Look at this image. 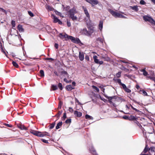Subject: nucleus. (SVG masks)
Returning a JSON list of instances; mask_svg holds the SVG:
<instances>
[{
  "label": "nucleus",
  "instance_id": "49530a36",
  "mask_svg": "<svg viewBox=\"0 0 155 155\" xmlns=\"http://www.w3.org/2000/svg\"><path fill=\"white\" fill-rule=\"evenodd\" d=\"M127 93H130L131 92V91L127 87L124 90Z\"/></svg>",
  "mask_w": 155,
  "mask_h": 155
},
{
  "label": "nucleus",
  "instance_id": "79ce46f5",
  "mask_svg": "<svg viewBox=\"0 0 155 155\" xmlns=\"http://www.w3.org/2000/svg\"><path fill=\"white\" fill-rule=\"evenodd\" d=\"M55 125V124L54 123H53L51 124L50 126V129H53Z\"/></svg>",
  "mask_w": 155,
  "mask_h": 155
},
{
  "label": "nucleus",
  "instance_id": "7ed1b4c3",
  "mask_svg": "<svg viewBox=\"0 0 155 155\" xmlns=\"http://www.w3.org/2000/svg\"><path fill=\"white\" fill-rule=\"evenodd\" d=\"M31 132L34 135L40 137H42L45 136L44 134L41 133V132L38 131L31 130Z\"/></svg>",
  "mask_w": 155,
  "mask_h": 155
},
{
  "label": "nucleus",
  "instance_id": "864d4df0",
  "mask_svg": "<svg viewBox=\"0 0 155 155\" xmlns=\"http://www.w3.org/2000/svg\"><path fill=\"white\" fill-rule=\"evenodd\" d=\"M66 118V113H64L63 117H62L63 120H64V119Z\"/></svg>",
  "mask_w": 155,
  "mask_h": 155
},
{
  "label": "nucleus",
  "instance_id": "b1692460",
  "mask_svg": "<svg viewBox=\"0 0 155 155\" xmlns=\"http://www.w3.org/2000/svg\"><path fill=\"white\" fill-rule=\"evenodd\" d=\"M54 12H55V14L57 15H59V16H60L61 17H62V18H63L64 17V16H62V14H61V13L59 12H58L57 11L55 10H54Z\"/></svg>",
  "mask_w": 155,
  "mask_h": 155
},
{
  "label": "nucleus",
  "instance_id": "f03ea898",
  "mask_svg": "<svg viewBox=\"0 0 155 155\" xmlns=\"http://www.w3.org/2000/svg\"><path fill=\"white\" fill-rule=\"evenodd\" d=\"M143 19L145 21H148L155 25V21L151 17L144 16H143Z\"/></svg>",
  "mask_w": 155,
  "mask_h": 155
},
{
  "label": "nucleus",
  "instance_id": "ddd939ff",
  "mask_svg": "<svg viewBox=\"0 0 155 155\" xmlns=\"http://www.w3.org/2000/svg\"><path fill=\"white\" fill-rule=\"evenodd\" d=\"M130 8L135 12H137L139 10V9L138 8V6L137 5L130 6Z\"/></svg>",
  "mask_w": 155,
  "mask_h": 155
},
{
  "label": "nucleus",
  "instance_id": "39448f33",
  "mask_svg": "<svg viewBox=\"0 0 155 155\" xmlns=\"http://www.w3.org/2000/svg\"><path fill=\"white\" fill-rule=\"evenodd\" d=\"M69 39L71 40L73 42L75 43H79L80 41L79 38H75L72 36H69Z\"/></svg>",
  "mask_w": 155,
  "mask_h": 155
},
{
  "label": "nucleus",
  "instance_id": "2eb2a0df",
  "mask_svg": "<svg viewBox=\"0 0 155 155\" xmlns=\"http://www.w3.org/2000/svg\"><path fill=\"white\" fill-rule=\"evenodd\" d=\"M46 8L48 11H51L54 10V9L49 5H47L46 6Z\"/></svg>",
  "mask_w": 155,
  "mask_h": 155
},
{
  "label": "nucleus",
  "instance_id": "603ef678",
  "mask_svg": "<svg viewBox=\"0 0 155 155\" xmlns=\"http://www.w3.org/2000/svg\"><path fill=\"white\" fill-rule=\"evenodd\" d=\"M142 92H143V94L144 96L147 95V94L146 92L144 90H143Z\"/></svg>",
  "mask_w": 155,
  "mask_h": 155
},
{
  "label": "nucleus",
  "instance_id": "1a4fd4ad",
  "mask_svg": "<svg viewBox=\"0 0 155 155\" xmlns=\"http://www.w3.org/2000/svg\"><path fill=\"white\" fill-rule=\"evenodd\" d=\"M82 8L83 10L84 11V13L85 14L86 17L88 18L89 19L90 17V15H89V13L87 10V8L86 7H85L83 6H82Z\"/></svg>",
  "mask_w": 155,
  "mask_h": 155
},
{
  "label": "nucleus",
  "instance_id": "f8f14e48",
  "mask_svg": "<svg viewBox=\"0 0 155 155\" xmlns=\"http://www.w3.org/2000/svg\"><path fill=\"white\" fill-rule=\"evenodd\" d=\"M60 37L61 38H68L69 39V36L66 34H64L63 35L62 33H60L59 35Z\"/></svg>",
  "mask_w": 155,
  "mask_h": 155
},
{
  "label": "nucleus",
  "instance_id": "774afa93",
  "mask_svg": "<svg viewBox=\"0 0 155 155\" xmlns=\"http://www.w3.org/2000/svg\"><path fill=\"white\" fill-rule=\"evenodd\" d=\"M151 1L155 5V0H151Z\"/></svg>",
  "mask_w": 155,
  "mask_h": 155
},
{
  "label": "nucleus",
  "instance_id": "7c9ffc66",
  "mask_svg": "<svg viewBox=\"0 0 155 155\" xmlns=\"http://www.w3.org/2000/svg\"><path fill=\"white\" fill-rule=\"evenodd\" d=\"M19 128L21 129V130H27V128L24 126V125H21L19 127Z\"/></svg>",
  "mask_w": 155,
  "mask_h": 155
},
{
  "label": "nucleus",
  "instance_id": "9d476101",
  "mask_svg": "<svg viewBox=\"0 0 155 155\" xmlns=\"http://www.w3.org/2000/svg\"><path fill=\"white\" fill-rule=\"evenodd\" d=\"M89 3L92 5V6H94L98 3V2L97 0H90Z\"/></svg>",
  "mask_w": 155,
  "mask_h": 155
},
{
  "label": "nucleus",
  "instance_id": "bb28decb",
  "mask_svg": "<svg viewBox=\"0 0 155 155\" xmlns=\"http://www.w3.org/2000/svg\"><path fill=\"white\" fill-rule=\"evenodd\" d=\"M149 150H150L151 152H155V147H151L149 148Z\"/></svg>",
  "mask_w": 155,
  "mask_h": 155
},
{
  "label": "nucleus",
  "instance_id": "4d7b16f0",
  "mask_svg": "<svg viewBox=\"0 0 155 155\" xmlns=\"http://www.w3.org/2000/svg\"><path fill=\"white\" fill-rule=\"evenodd\" d=\"M85 59L86 60H87V61H89V57L88 55H86L85 56Z\"/></svg>",
  "mask_w": 155,
  "mask_h": 155
},
{
  "label": "nucleus",
  "instance_id": "a211bd4d",
  "mask_svg": "<svg viewBox=\"0 0 155 155\" xmlns=\"http://www.w3.org/2000/svg\"><path fill=\"white\" fill-rule=\"evenodd\" d=\"M66 88L68 91L71 90L72 89H74V88L71 87V85H68L66 86Z\"/></svg>",
  "mask_w": 155,
  "mask_h": 155
},
{
  "label": "nucleus",
  "instance_id": "f3484780",
  "mask_svg": "<svg viewBox=\"0 0 155 155\" xmlns=\"http://www.w3.org/2000/svg\"><path fill=\"white\" fill-rule=\"evenodd\" d=\"M103 22L102 21H100L99 24V28L100 30L101 31L103 28Z\"/></svg>",
  "mask_w": 155,
  "mask_h": 155
},
{
  "label": "nucleus",
  "instance_id": "412c9836",
  "mask_svg": "<svg viewBox=\"0 0 155 155\" xmlns=\"http://www.w3.org/2000/svg\"><path fill=\"white\" fill-rule=\"evenodd\" d=\"M137 119V118L133 116L130 115V116L129 117V120H136Z\"/></svg>",
  "mask_w": 155,
  "mask_h": 155
},
{
  "label": "nucleus",
  "instance_id": "aec40b11",
  "mask_svg": "<svg viewBox=\"0 0 155 155\" xmlns=\"http://www.w3.org/2000/svg\"><path fill=\"white\" fill-rule=\"evenodd\" d=\"M62 125V122H60L57 124V126L56 127V129H58L60 128Z\"/></svg>",
  "mask_w": 155,
  "mask_h": 155
},
{
  "label": "nucleus",
  "instance_id": "72a5a7b5",
  "mask_svg": "<svg viewBox=\"0 0 155 155\" xmlns=\"http://www.w3.org/2000/svg\"><path fill=\"white\" fill-rule=\"evenodd\" d=\"M12 64L16 68H18V65L17 64L15 61H13L12 62Z\"/></svg>",
  "mask_w": 155,
  "mask_h": 155
},
{
  "label": "nucleus",
  "instance_id": "c85d7f7f",
  "mask_svg": "<svg viewBox=\"0 0 155 155\" xmlns=\"http://www.w3.org/2000/svg\"><path fill=\"white\" fill-rule=\"evenodd\" d=\"M116 97L115 96H113L111 97H108V99L109 100L110 102H111V101L113 99H115Z\"/></svg>",
  "mask_w": 155,
  "mask_h": 155
},
{
  "label": "nucleus",
  "instance_id": "a878e982",
  "mask_svg": "<svg viewBox=\"0 0 155 155\" xmlns=\"http://www.w3.org/2000/svg\"><path fill=\"white\" fill-rule=\"evenodd\" d=\"M94 30L93 28H90L88 31V36H90L93 32Z\"/></svg>",
  "mask_w": 155,
  "mask_h": 155
},
{
  "label": "nucleus",
  "instance_id": "4c0bfd02",
  "mask_svg": "<svg viewBox=\"0 0 155 155\" xmlns=\"http://www.w3.org/2000/svg\"><path fill=\"white\" fill-rule=\"evenodd\" d=\"M62 113V111H59L58 113L55 116H57V117L58 118L60 117V115Z\"/></svg>",
  "mask_w": 155,
  "mask_h": 155
},
{
  "label": "nucleus",
  "instance_id": "f704fd0d",
  "mask_svg": "<svg viewBox=\"0 0 155 155\" xmlns=\"http://www.w3.org/2000/svg\"><path fill=\"white\" fill-rule=\"evenodd\" d=\"M73 21L76 20L77 19V18L76 16H73L70 17Z\"/></svg>",
  "mask_w": 155,
  "mask_h": 155
},
{
  "label": "nucleus",
  "instance_id": "69168bd1",
  "mask_svg": "<svg viewBox=\"0 0 155 155\" xmlns=\"http://www.w3.org/2000/svg\"><path fill=\"white\" fill-rule=\"evenodd\" d=\"M103 62L102 61H99V62H98V64H103Z\"/></svg>",
  "mask_w": 155,
  "mask_h": 155
},
{
  "label": "nucleus",
  "instance_id": "a19ab883",
  "mask_svg": "<svg viewBox=\"0 0 155 155\" xmlns=\"http://www.w3.org/2000/svg\"><path fill=\"white\" fill-rule=\"evenodd\" d=\"M121 74V72H119L118 73L116 74V76L117 78H119L120 77Z\"/></svg>",
  "mask_w": 155,
  "mask_h": 155
},
{
  "label": "nucleus",
  "instance_id": "20e7f679",
  "mask_svg": "<svg viewBox=\"0 0 155 155\" xmlns=\"http://www.w3.org/2000/svg\"><path fill=\"white\" fill-rule=\"evenodd\" d=\"M51 17L53 20V22L54 23H57L58 22V23L60 24H62V22L60 20L58 19L57 17L55 15L52 14L51 15Z\"/></svg>",
  "mask_w": 155,
  "mask_h": 155
},
{
  "label": "nucleus",
  "instance_id": "c03bdc74",
  "mask_svg": "<svg viewBox=\"0 0 155 155\" xmlns=\"http://www.w3.org/2000/svg\"><path fill=\"white\" fill-rule=\"evenodd\" d=\"M62 104V102L61 101H60L59 103V105H58V108L59 109H60L61 108V106Z\"/></svg>",
  "mask_w": 155,
  "mask_h": 155
},
{
  "label": "nucleus",
  "instance_id": "e433bc0d",
  "mask_svg": "<svg viewBox=\"0 0 155 155\" xmlns=\"http://www.w3.org/2000/svg\"><path fill=\"white\" fill-rule=\"evenodd\" d=\"M140 4L141 5H144L146 2L143 0H141L140 2Z\"/></svg>",
  "mask_w": 155,
  "mask_h": 155
},
{
  "label": "nucleus",
  "instance_id": "bf43d9fd",
  "mask_svg": "<svg viewBox=\"0 0 155 155\" xmlns=\"http://www.w3.org/2000/svg\"><path fill=\"white\" fill-rule=\"evenodd\" d=\"M123 118L125 119H129V117H127V116H123Z\"/></svg>",
  "mask_w": 155,
  "mask_h": 155
},
{
  "label": "nucleus",
  "instance_id": "a18cd8bd",
  "mask_svg": "<svg viewBox=\"0 0 155 155\" xmlns=\"http://www.w3.org/2000/svg\"><path fill=\"white\" fill-rule=\"evenodd\" d=\"M12 28L15 27V21L12 20Z\"/></svg>",
  "mask_w": 155,
  "mask_h": 155
},
{
  "label": "nucleus",
  "instance_id": "473e14b6",
  "mask_svg": "<svg viewBox=\"0 0 155 155\" xmlns=\"http://www.w3.org/2000/svg\"><path fill=\"white\" fill-rule=\"evenodd\" d=\"M85 117L86 118V119H93V117H91V116L89 115H88L87 114H86V115H85Z\"/></svg>",
  "mask_w": 155,
  "mask_h": 155
},
{
  "label": "nucleus",
  "instance_id": "9b49d317",
  "mask_svg": "<svg viewBox=\"0 0 155 155\" xmlns=\"http://www.w3.org/2000/svg\"><path fill=\"white\" fill-rule=\"evenodd\" d=\"M79 59L81 61H82L84 60V54L83 52H79Z\"/></svg>",
  "mask_w": 155,
  "mask_h": 155
},
{
  "label": "nucleus",
  "instance_id": "4be33fe9",
  "mask_svg": "<svg viewBox=\"0 0 155 155\" xmlns=\"http://www.w3.org/2000/svg\"><path fill=\"white\" fill-rule=\"evenodd\" d=\"M147 145L146 146L143 150L142 152V153H146L149 150V149L147 147Z\"/></svg>",
  "mask_w": 155,
  "mask_h": 155
},
{
  "label": "nucleus",
  "instance_id": "de8ad7c7",
  "mask_svg": "<svg viewBox=\"0 0 155 155\" xmlns=\"http://www.w3.org/2000/svg\"><path fill=\"white\" fill-rule=\"evenodd\" d=\"M120 85L122 87L124 90L127 87L126 85L122 83Z\"/></svg>",
  "mask_w": 155,
  "mask_h": 155
},
{
  "label": "nucleus",
  "instance_id": "6e6d98bb",
  "mask_svg": "<svg viewBox=\"0 0 155 155\" xmlns=\"http://www.w3.org/2000/svg\"><path fill=\"white\" fill-rule=\"evenodd\" d=\"M68 110L70 112H73V110L71 107H69Z\"/></svg>",
  "mask_w": 155,
  "mask_h": 155
},
{
  "label": "nucleus",
  "instance_id": "2f4dec72",
  "mask_svg": "<svg viewBox=\"0 0 155 155\" xmlns=\"http://www.w3.org/2000/svg\"><path fill=\"white\" fill-rule=\"evenodd\" d=\"M92 87L97 92H99V89L97 87L94 85L92 86Z\"/></svg>",
  "mask_w": 155,
  "mask_h": 155
},
{
  "label": "nucleus",
  "instance_id": "393cba45",
  "mask_svg": "<svg viewBox=\"0 0 155 155\" xmlns=\"http://www.w3.org/2000/svg\"><path fill=\"white\" fill-rule=\"evenodd\" d=\"M61 73L65 75V76H67L68 78H69V75H68V73L67 72H66L65 71H63Z\"/></svg>",
  "mask_w": 155,
  "mask_h": 155
},
{
  "label": "nucleus",
  "instance_id": "13d9d810",
  "mask_svg": "<svg viewBox=\"0 0 155 155\" xmlns=\"http://www.w3.org/2000/svg\"><path fill=\"white\" fill-rule=\"evenodd\" d=\"M54 47L56 49H58V45L57 43H55L54 45Z\"/></svg>",
  "mask_w": 155,
  "mask_h": 155
},
{
  "label": "nucleus",
  "instance_id": "3c124183",
  "mask_svg": "<svg viewBox=\"0 0 155 155\" xmlns=\"http://www.w3.org/2000/svg\"><path fill=\"white\" fill-rule=\"evenodd\" d=\"M1 48H2V51L5 55L6 56H7L6 53V52L2 48V45H1Z\"/></svg>",
  "mask_w": 155,
  "mask_h": 155
},
{
  "label": "nucleus",
  "instance_id": "09e8293b",
  "mask_svg": "<svg viewBox=\"0 0 155 155\" xmlns=\"http://www.w3.org/2000/svg\"><path fill=\"white\" fill-rule=\"evenodd\" d=\"M28 13L29 15L31 17L34 16V14L31 11H28Z\"/></svg>",
  "mask_w": 155,
  "mask_h": 155
},
{
  "label": "nucleus",
  "instance_id": "8fccbe9b",
  "mask_svg": "<svg viewBox=\"0 0 155 155\" xmlns=\"http://www.w3.org/2000/svg\"><path fill=\"white\" fill-rule=\"evenodd\" d=\"M97 41H99L101 43H103V40L100 38H97Z\"/></svg>",
  "mask_w": 155,
  "mask_h": 155
},
{
  "label": "nucleus",
  "instance_id": "0eeeda50",
  "mask_svg": "<svg viewBox=\"0 0 155 155\" xmlns=\"http://www.w3.org/2000/svg\"><path fill=\"white\" fill-rule=\"evenodd\" d=\"M77 13V12L74 8L70 9L69 11V15L70 17L74 16V14Z\"/></svg>",
  "mask_w": 155,
  "mask_h": 155
},
{
  "label": "nucleus",
  "instance_id": "37998d69",
  "mask_svg": "<svg viewBox=\"0 0 155 155\" xmlns=\"http://www.w3.org/2000/svg\"><path fill=\"white\" fill-rule=\"evenodd\" d=\"M71 119H68L65 121V123L66 124L70 123L71 122Z\"/></svg>",
  "mask_w": 155,
  "mask_h": 155
},
{
  "label": "nucleus",
  "instance_id": "e2e57ef3",
  "mask_svg": "<svg viewBox=\"0 0 155 155\" xmlns=\"http://www.w3.org/2000/svg\"><path fill=\"white\" fill-rule=\"evenodd\" d=\"M67 24L68 26V27H70L71 26V23L70 22H69L68 21H67Z\"/></svg>",
  "mask_w": 155,
  "mask_h": 155
},
{
  "label": "nucleus",
  "instance_id": "6ab92c4d",
  "mask_svg": "<svg viewBox=\"0 0 155 155\" xmlns=\"http://www.w3.org/2000/svg\"><path fill=\"white\" fill-rule=\"evenodd\" d=\"M90 151L91 153H92L93 155H98L96 153L95 150L94 148H92L90 149Z\"/></svg>",
  "mask_w": 155,
  "mask_h": 155
},
{
  "label": "nucleus",
  "instance_id": "c756f323",
  "mask_svg": "<svg viewBox=\"0 0 155 155\" xmlns=\"http://www.w3.org/2000/svg\"><path fill=\"white\" fill-rule=\"evenodd\" d=\"M51 88L52 89V90L53 91L55 90H57L58 88L57 87L56 85H52L51 87Z\"/></svg>",
  "mask_w": 155,
  "mask_h": 155
},
{
  "label": "nucleus",
  "instance_id": "338daca9",
  "mask_svg": "<svg viewBox=\"0 0 155 155\" xmlns=\"http://www.w3.org/2000/svg\"><path fill=\"white\" fill-rule=\"evenodd\" d=\"M75 82L74 81H73L72 82V84L74 86H75Z\"/></svg>",
  "mask_w": 155,
  "mask_h": 155
},
{
  "label": "nucleus",
  "instance_id": "0e129e2a",
  "mask_svg": "<svg viewBox=\"0 0 155 155\" xmlns=\"http://www.w3.org/2000/svg\"><path fill=\"white\" fill-rule=\"evenodd\" d=\"M75 101L76 102H77L79 104H81L79 102V101L77 99L75 98Z\"/></svg>",
  "mask_w": 155,
  "mask_h": 155
},
{
  "label": "nucleus",
  "instance_id": "6e6552de",
  "mask_svg": "<svg viewBox=\"0 0 155 155\" xmlns=\"http://www.w3.org/2000/svg\"><path fill=\"white\" fill-rule=\"evenodd\" d=\"M80 33L82 35L88 36V31L87 30L86 28L81 29Z\"/></svg>",
  "mask_w": 155,
  "mask_h": 155
},
{
  "label": "nucleus",
  "instance_id": "ea45409f",
  "mask_svg": "<svg viewBox=\"0 0 155 155\" xmlns=\"http://www.w3.org/2000/svg\"><path fill=\"white\" fill-rule=\"evenodd\" d=\"M58 87L60 90H62V86L61 83H59L58 84Z\"/></svg>",
  "mask_w": 155,
  "mask_h": 155
},
{
  "label": "nucleus",
  "instance_id": "dca6fc26",
  "mask_svg": "<svg viewBox=\"0 0 155 155\" xmlns=\"http://www.w3.org/2000/svg\"><path fill=\"white\" fill-rule=\"evenodd\" d=\"M18 29L20 32H22L24 31V29L22 28V26L20 25H18Z\"/></svg>",
  "mask_w": 155,
  "mask_h": 155
},
{
  "label": "nucleus",
  "instance_id": "4468645a",
  "mask_svg": "<svg viewBox=\"0 0 155 155\" xmlns=\"http://www.w3.org/2000/svg\"><path fill=\"white\" fill-rule=\"evenodd\" d=\"M74 114L78 117H80L82 115V113L77 111H75Z\"/></svg>",
  "mask_w": 155,
  "mask_h": 155
},
{
  "label": "nucleus",
  "instance_id": "c9c22d12",
  "mask_svg": "<svg viewBox=\"0 0 155 155\" xmlns=\"http://www.w3.org/2000/svg\"><path fill=\"white\" fill-rule=\"evenodd\" d=\"M41 77H44V71L43 70H41L40 71Z\"/></svg>",
  "mask_w": 155,
  "mask_h": 155
},
{
  "label": "nucleus",
  "instance_id": "680f3d73",
  "mask_svg": "<svg viewBox=\"0 0 155 155\" xmlns=\"http://www.w3.org/2000/svg\"><path fill=\"white\" fill-rule=\"evenodd\" d=\"M46 60L48 61H53L54 59L51 58H46Z\"/></svg>",
  "mask_w": 155,
  "mask_h": 155
},
{
  "label": "nucleus",
  "instance_id": "cd10ccee",
  "mask_svg": "<svg viewBox=\"0 0 155 155\" xmlns=\"http://www.w3.org/2000/svg\"><path fill=\"white\" fill-rule=\"evenodd\" d=\"M102 59H104L105 60L108 61L109 60L108 57L107 56L102 55L101 56Z\"/></svg>",
  "mask_w": 155,
  "mask_h": 155
},
{
  "label": "nucleus",
  "instance_id": "423d86ee",
  "mask_svg": "<svg viewBox=\"0 0 155 155\" xmlns=\"http://www.w3.org/2000/svg\"><path fill=\"white\" fill-rule=\"evenodd\" d=\"M69 39L71 40L73 42L75 43H79L80 41L79 38H75L72 36H69Z\"/></svg>",
  "mask_w": 155,
  "mask_h": 155
},
{
  "label": "nucleus",
  "instance_id": "f257e3e1",
  "mask_svg": "<svg viewBox=\"0 0 155 155\" xmlns=\"http://www.w3.org/2000/svg\"><path fill=\"white\" fill-rule=\"evenodd\" d=\"M109 12L115 18H127L124 15H123L120 13L116 12L111 9L108 10Z\"/></svg>",
  "mask_w": 155,
  "mask_h": 155
},
{
  "label": "nucleus",
  "instance_id": "58836bf2",
  "mask_svg": "<svg viewBox=\"0 0 155 155\" xmlns=\"http://www.w3.org/2000/svg\"><path fill=\"white\" fill-rule=\"evenodd\" d=\"M64 82H66L67 83H70L71 82V80H70L69 81L67 80V78H64Z\"/></svg>",
  "mask_w": 155,
  "mask_h": 155
},
{
  "label": "nucleus",
  "instance_id": "052dcab7",
  "mask_svg": "<svg viewBox=\"0 0 155 155\" xmlns=\"http://www.w3.org/2000/svg\"><path fill=\"white\" fill-rule=\"evenodd\" d=\"M42 141L45 143H48V140H46L45 139H42Z\"/></svg>",
  "mask_w": 155,
  "mask_h": 155
},
{
  "label": "nucleus",
  "instance_id": "5fc2aeb1",
  "mask_svg": "<svg viewBox=\"0 0 155 155\" xmlns=\"http://www.w3.org/2000/svg\"><path fill=\"white\" fill-rule=\"evenodd\" d=\"M117 82L120 85L122 84L121 81V80L120 79H118L117 80Z\"/></svg>",
  "mask_w": 155,
  "mask_h": 155
},
{
  "label": "nucleus",
  "instance_id": "5701e85b",
  "mask_svg": "<svg viewBox=\"0 0 155 155\" xmlns=\"http://www.w3.org/2000/svg\"><path fill=\"white\" fill-rule=\"evenodd\" d=\"M97 58V56L96 55L94 56L93 57L94 62L96 64H98L99 61L98 60Z\"/></svg>",
  "mask_w": 155,
  "mask_h": 155
}]
</instances>
